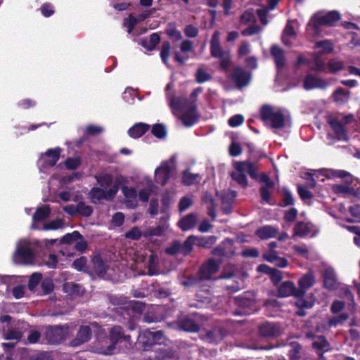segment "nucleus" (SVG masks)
Here are the masks:
<instances>
[{"mask_svg":"<svg viewBox=\"0 0 360 360\" xmlns=\"http://www.w3.org/2000/svg\"><path fill=\"white\" fill-rule=\"evenodd\" d=\"M202 92L201 87L195 89L190 96V103L179 97H174L169 100V105L174 115L178 117L186 127L193 125L197 121L198 116L193 103L196 97Z\"/></svg>","mask_w":360,"mask_h":360,"instance_id":"obj_1","label":"nucleus"},{"mask_svg":"<svg viewBox=\"0 0 360 360\" xmlns=\"http://www.w3.org/2000/svg\"><path fill=\"white\" fill-rule=\"evenodd\" d=\"M127 181L126 177L120 175L115 177L114 185L108 189L102 187H94L89 192V198L91 202L97 203L103 200L107 201L113 200L119 191V185L127 183Z\"/></svg>","mask_w":360,"mask_h":360,"instance_id":"obj_2","label":"nucleus"},{"mask_svg":"<svg viewBox=\"0 0 360 360\" xmlns=\"http://www.w3.org/2000/svg\"><path fill=\"white\" fill-rule=\"evenodd\" d=\"M233 165V170L230 175L233 181L243 188L248 186L247 174L253 179L257 177V169L251 162H234Z\"/></svg>","mask_w":360,"mask_h":360,"instance_id":"obj_3","label":"nucleus"},{"mask_svg":"<svg viewBox=\"0 0 360 360\" xmlns=\"http://www.w3.org/2000/svg\"><path fill=\"white\" fill-rule=\"evenodd\" d=\"M261 116L266 124L275 129L285 127L288 122L280 110L271 106H264L261 110Z\"/></svg>","mask_w":360,"mask_h":360,"instance_id":"obj_4","label":"nucleus"},{"mask_svg":"<svg viewBox=\"0 0 360 360\" xmlns=\"http://www.w3.org/2000/svg\"><path fill=\"white\" fill-rule=\"evenodd\" d=\"M34 258L33 245L32 243L26 239L20 240L16 244V249L13 259L16 264H30L32 263Z\"/></svg>","mask_w":360,"mask_h":360,"instance_id":"obj_5","label":"nucleus"},{"mask_svg":"<svg viewBox=\"0 0 360 360\" xmlns=\"http://www.w3.org/2000/svg\"><path fill=\"white\" fill-rule=\"evenodd\" d=\"M315 277L313 273L309 272L302 276L298 281L297 283L299 288H297V292L300 295V299L297 300L295 304L297 307L303 309H309L314 305V300L309 299L306 300L303 298L306 291L312 287L315 283Z\"/></svg>","mask_w":360,"mask_h":360,"instance_id":"obj_6","label":"nucleus"},{"mask_svg":"<svg viewBox=\"0 0 360 360\" xmlns=\"http://www.w3.org/2000/svg\"><path fill=\"white\" fill-rule=\"evenodd\" d=\"M220 32L215 31L210 41V53L214 58L219 59L220 67L223 70L228 69L231 60L229 51L222 49L219 43Z\"/></svg>","mask_w":360,"mask_h":360,"instance_id":"obj_7","label":"nucleus"},{"mask_svg":"<svg viewBox=\"0 0 360 360\" xmlns=\"http://www.w3.org/2000/svg\"><path fill=\"white\" fill-rule=\"evenodd\" d=\"M127 338L128 337L123 335L121 327L114 326L110 329V344H108V339H103L101 341V346L96 349V352L103 354H111L115 348V345L120 340Z\"/></svg>","mask_w":360,"mask_h":360,"instance_id":"obj_8","label":"nucleus"},{"mask_svg":"<svg viewBox=\"0 0 360 360\" xmlns=\"http://www.w3.org/2000/svg\"><path fill=\"white\" fill-rule=\"evenodd\" d=\"M340 18V14L336 11H330L325 14L314 15L308 23V29L316 30L322 25L332 26Z\"/></svg>","mask_w":360,"mask_h":360,"instance_id":"obj_9","label":"nucleus"},{"mask_svg":"<svg viewBox=\"0 0 360 360\" xmlns=\"http://www.w3.org/2000/svg\"><path fill=\"white\" fill-rule=\"evenodd\" d=\"M176 168L175 158L162 162L155 170V180L157 184L165 186L169 181L172 172Z\"/></svg>","mask_w":360,"mask_h":360,"instance_id":"obj_10","label":"nucleus"},{"mask_svg":"<svg viewBox=\"0 0 360 360\" xmlns=\"http://www.w3.org/2000/svg\"><path fill=\"white\" fill-rule=\"evenodd\" d=\"M138 191L139 200L146 202L149 200L150 196L157 189L151 178L148 176H143L139 181Z\"/></svg>","mask_w":360,"mask_h":360,"instance_id":"obj_11","label":"nucleus"},{"mask_svg":"<svg viewBox=\"0 0 360 360\" xmlns=\"http://www.w3.org/2000/svg\"><path fill=\"white\" fill-rule=\"evenodd\" d=\"M255 22V15L253 10L248 9L240 17V25H249L248 28L242 31L244 36H251L260 32V28L255 25H251Z\"/></svg>","mask_w":360,"mask_h":360,"instance_id":"obj_12","label":"nucleus"},{"mask_svg":"<svg viewBox=\"0 0 360 360\" xmlns=\"http://www.w3.org/2000/svg\"><path fill=\"white\" fill-rule=\"evenodd\" d=\"M60 152V148H56L49 149L44 154L41 155L39 160L40 170L53 167L59 160Z\"/></svg>","mask_w":360,"mask_h":360,"instance_id":"obj_13","label":"nucleus"},{"mask_svg":"<svg viewBox=\"0 0 360 360\" xmlns=\"http://www.w3.org/2000/svg\"><path fill=\"white\" fill-rule=\"evenodd\" d=\"M318 232L316 227L311 223L298 222L293 229L292 237H313Z\"/></svg>","mask_w":360,"mask_h":360,"instance_id":"obj_14","label":"nucleus"},{"mask_svg":"<svg viewBox=\"0 0 360 360\" xmlns=\"http://www.w3.org/2000/svg\"><path fill=\"white\" fill-rule=\"evenodd\" d=\"M123 194V202L127 207L134 209L139 205L138 193L135 188L132 186H123L121 188Z\"/></svg>","mask_w":360,"mask_h":360,"instance_id":"obj_15","label":"nucleus"},{"mask_svg":"<svg viewBox=\"0 0 360 360\" xmlns=\"http://www.w3.org/2000/svg\"><path fill=\"white\" fill-rule=\"evenodd\" d=\"M327 122L333 130L335 136L339 141H347L348 134L343 125L340 122L339 117L329 115L327 117Z\"/></svg>","mask_w":360,"mask_h":360,"instance_id":"obj_16","label":"nucleus"},{"mask_svg":"<svg viewBox=\"0 0 360 360\" xmlns=\"http://www.w3.org/2000/svg\"><path fill=\"white\" fill-rule=\"evenodd\" d=\"M297 288L295 283L292 281H285L282 283L278 288L277 295L281 297L289 296H294L297 299H300V295L297 292Z\"/></svg>","mask_w":360,"mask_h":360,"instance_id":"obj_17","label":"nucleus"},{"mask_svg":"<svg viewBox=\"0 0 360 360\" xmlns=\"http://www.w3.org/2000/svg\"><path fill=\"white\" fill-rule=\"evenodd\" d=\"M50 214V208L49 206L45 205L39 207L34 212L32 217V228L34 229H40L41 227L39 226L38 223L44 221Z\"/></svg>","mask_w":360,"mask_h":360,"instance_id":"obj_18","label":"nucleus"},{"mask_svg":"<svg viewBox=\"0 0 360 360\" xmlns=\"http://www.w3.org/2000/svg\"><path fill=\"white\" fill-rule=\"evenodd\" d=\"M98 328L96 323H93L90 326H82L77 333V339L75 340V345L84 343L88 341L91 337V332L92 329L95 330Z\"/></svg>","mask_w":360,"mask_h":360,"instance_id":"obj_19","label":"nucleus"},{"mask_svg":"<svg viewBox=\"0 0 360 360\" xmlns=\"http://www.w3.org/2000/svg\"><path fill=\"white\" fill-rule=\"evenodd\" d=\"M219 269L218 264L212 260L210 259L205 263L200 269L201 277L203 279H210L212 276L215 274Z\"/></svg>","mask_w":360,"mask_h":360,"instance_id":"obj_20","label":"nucleus"},{"mask_svg":"<svg viewBox=\"0 0 360 360\" xmlns=\"http://www.w3.org/2000/svg\"><path fill=\"white\" fill-rule=\"evenodd\" d=\"M320 174L328 179L336 177L345 179L347 184L353 182L352 176L343 170L325 169L322 170Z\"/></svg>","mask_w":360,"mask_h":360,"instance_id":"obj_21","label":"nucleus"},{"mask_svg":"<svg viewBox=\"0 0 360 360\" xmlns=\"http://www.w3.org/2000/svg\"><path fill=\"white\" fill-rule=\"evenodd\" d=\"M329 82L323 79H320L308 75L304 82V88L306 90H311L315 88L323 89L328 86Z\"/></svg>","mask_w":360,"mask_h":360,"instance_id":"obj_22","label":"nucleus"},{"mask_svg":"<svg viewBox=\"0 0 360 360\" xmlns=\"http://www.w3.org/2000/svg\"><path fill=\"white\" fill-rule=\"evenodd\" d=\"M232 79L235 81L237 86L241 88L248 84L250 79V75L243 69L238 68L234 70L232 75Z\"/></svg>","mask_w":360,"mask_h":360,"instance_id":"obj_23","label":"nucleus"},{"mask_svg":"<svg viewBox=\"0 0 360 360\" xmlns=\"http://www.w3.org/2000/svg\"><path fill=\"white\" fill-rule=\"evenodd\" d=\"M255 234L262 240L275 238L278 234V229L271 226H264L257 229Z\"/></svg>","mask_w":360,"mask_h":360,"instance_id":"obj_24","label":"nucleus"},{"mask_svg":"<svg viewBox=\"0 0 360 360\" xmlns=\"http://www.w3.org/2000/svg\"><path fill=\"white\" fill-rule=\"evenodd\" d=\"M259 333L264 337H273L278 335L281 333V329L275 323H265L259 327Z\"/></svg>","mask_w":360,"mask_h":360,"instance_id":"obj_25","label":"nucleus"},{"mask_svg":"<svg viewBox=\"0 0 360 360\" xmlns=\"http://www.w3.org/2000/svg\"><path fill=\"white\" fill-rule=\"evenodd\" d=\"M198 221L195 214L191 213L179 220L178 222L179 227L184 231H188L193 228Z\"/></svg>","mask_w":360,"mask_h":360,"instance_id":"obj_26","label":"nucleus"},{"mask_svg":"<svg viewBox=\"0 0 360 360\" xmlns=\"http://www.w3.org/2000/svg\"><path fill=\"white\" fill-rule=\"evenodd\" d=\"M323 282L325 287L328 289H333L336 285V275L333 269L330 266H327L324 269Z\"/></svg>","mask_w":360,"mask_h":360,"instance_id":"obj_27","label":"nucleus"},{"mask_svg":"<svg viewBox=\"0 0 360 360\" xmlns=\"http://www.w3.org/2000/svg\"><path fill=\"white\" fill-rule=\"evenodd\" d=\"M145 337L151 338L154 345H161L165 341V338L160 330L153 331L150 330H146L141 333V340L144 341V339L146 338Z\"/></svg>","mask_w":360,"mask_h":360,"instance_id":"obj_28","label":"nucleus"},{"mask_svg":"<svg viewBox=\"0 0 360 360\" xmlns=\"http://www.w3.org/2000/svg\"><path fill=\"white\" fill-rule=\"evenodd\" d=\"M236 197V193L234 191H229L226 193L224 195L221 196V209L225 214H229L231 212V205Z\"/></svg>","mask_w":360,"mask_h":360,"instance_id":"obj_29","label":"nucleus"},{"mask_svg":"<svg viewBox=\"0 0 360 360\" xmlns=\"http://www.w3.org/2000/svg\"><path fill=\"white\" fill-rule=\"evenodd\" d=\"M95 177L98 184L103 188L108 189L114 185L112 184L114 179L110 174L101 172Z\"/></svg>","mask_w":360,"mask_h":360,"instance_id":"obj_30","label":"nucleus"},{"mask_svg":"<svg viewBox=\"0 0 360 360\" xmlns=\"http://www.w3.org/2000/svg\"><path fill=\"white\" fill-rule=\"evenodd\" d=\"M148 129L149 125L144 123H138L129 129L128 134L131 137L137 139L144 134Z\"/></svg>","mask_w":360,"mask_h":360,"instance_id":"obj_31","label":"nucleus"},{"mask_svg":"<svg viewBox=\"0 0 360 360\" xmlns=\"http://www.w3.org/2000/svg\"><path fill=\"white\" fill-rule=\"evenodd\" d=\"M269 6L263 7L257 10V13L260 21L262 24L266 25L268 21L266 18V14L271 10L274 9L279 0H267Z\"/></svg>","mask_w":360,"mask_h":360,"instance_id":"obj_32","label":"nucleus"},{"mask_svg":"<svg viewBox=\"0 0 360 360\" xmlns=\"http://www.w3.org/2000/svg\"><path fill=\"white\" fill-rule=\"evenodd\" d=\"M225 335V332L221 329H215L212 331H207L204 336L205 340L209 342L217 343L222 340Z\"/></svg>","mask_w":360,"mask_h":360,"instance_id":"obj_33","label":"nucleus"},{"mask_svg":"<svg viewBox=\"0 0 360 360\" xmlns=\"http://www.w3.org/2000/svg\"><path fill=\"white\" fill-rule=\"evenodd\" d=\"M92 262L95 272L101 277L104 276L108 269L107 264L98 256L94 257Z\"/></svg>","mask_w":360,"mask_h":360,"instance_id":"obj_34","label":"nucleus"},{"mask_svg":"<svg viewBox=\"0 0 360 360\" xmlns=\"http://www.w3.org/2000/svg\"><path fill=\"white\" fill-rule=\"evenodd\" d=\"M271 54L274 58L278 68H282L285 65V57L283 51L277 46H273L271 49Z\"/></svg>","mask_w":360,"mask_h":360,"instance_id":"obj_35","label":"nucleus"},{"mask_svg":"<svg viewBox=\"0 0 360 360\" xmlns=\"http://www.w3.org/2000/svg\"><path fill=\"white\" fill-rule=\"evenodd\" d=\"M18 283L17 278L11 276H0V285H5V295L9 296V288Z\"/></svg>","mask_w":360,"mask_h":360,"instance_id":"obj_36","label":"nucleus"},{"mask_svg":"<svg viewBox=\"0 0 360 360\" xmlns=\"http://www.w3.org/2000/svg\"><path fill=\"white\" fill-rule=\"evenodd\" d=\"M179 328L187 332H196L199 329V326L193 320L185 319L181 321Z\"/></svg>","mask_w":360,"mask_h":360,"instance_id":"obj_37","label":"nucleus"},{"mask_svg":"<svg viewBox=\"0 0 360 360\" xmlns=\"http://www.w3.org/2000/svg\"><path fill=\"white\" fill-rule=\"evenodd\" d=\"M166 229V226H158L156 227L148 228L143 232V236L146 238H151L153 236H160L164 233Z\"/></svg>","mask_w":360,"mask_h":360,"instance_id":"obj_38","label":"nucleus"},{"mask_svg":"<svg viewBox=\"0 0 360 360\" xmlns=\"http://www.w3.org/2000/svg\"><path fill=\"white\" fill-rule=\"evenodd\" d=\"M160 41V37L158 34L153 33L152 34L149 39H143L141 41V44L148 50L153 49L155 46Z\"/></svg>","mask_w":360,"mask_h":360,"instance_id":"obj_39","label":"nucleus"},{"mask_svg":"<svg viewBox=\"0 0 360 360\" xmlns=\"http://www.w3.org/2000/svg\"><path fill=\"white\" fill-rule=\"evenodd\" d=\"M63 289L65 292L71 295H79L83 292L82 287L73 283H66L63 285Z\"/></svg>","mask_w":360,"mask_h":360,"instance_id":"obj_40","label":"nucleus"},{"mask_svg":"<svg viewBox=\"0 0 360 360\" xmlns=\"http://www.w3.org/2000/svg\"><path fill=\"white\" fill-rule=\"evenodd\" d=\"M356 184H355L354 188H349L347 186H345L342 184H336L333 187V191L337 193H349L355 189H358L360 187V181L358 179L355 180Z\"/></svg>","mask_w":360,"mask_h":360,"instance_id":"obj_41","label":"nucleus"},{"mask_svg":"<svg viewBox=\"0 0 360 360\" xmlns=\"http://www.w3.org/2000/svg\"><path fill=\"white\" fill-rule=\"evenodd\" d=\"M200 178L198 174H191L188 171H185L183 173L182 183L184 185L190 186L200 181Z\"/></svg>","mask_w":360,"mask_h":360,"instance_id":"obj_42","label":"nucleus"},{"mask_svg":"<svg viewBox=\"0 0 360 360\" xmlns=\"http://www.w3.org/2000/svg\"><path fill=\"white\" fill-rule=\"evenodd\" d=\"M333 98L334 101L337 103L342 104L348 101L349 93L344 91L342 89H339L333 93Z\"/></svg>","mask_w":360,"mask_h":360,"instance_id":"obj_43","label":"nucleus"},{"mask_svg":"<svg viewBox=\"0 0 360 360\" xmlns=\"http://www.w3.org/2000/svg\"><path fill=\"white\" fill-rule=\"evenodd\" d=\"M295 35V32L293 27L290 25V23H288L286 25L283 34V41L288 46H290L291 44L290 39L293 38Z\"/></svg>","mask_w":360,"mask_h":360,"instance_id":"obj_44","label":"nucleus"},{"mask_svg":"<svg viewBox=\"0 0 360 360\" xmlns=\"http://www.w3.org/2000/svg\"><path fill=\"white\" fill-rule=\"evenodd\" d=\"M53 335H56L57 337L53 340L54 342H59L65 338V336L68 333V328L65 326H57L51 328V331Z\"/></svg>","mask_w":360,"mask_h":360,"instance_id":"obj_45","label":"nucleus"},{"mask_svg":"<svg viewBox=\"0 0 360 360\" xmlns=\"http://www.w3.org/2000/svg\"><path fill=\"white\" fill-rule=\"evenodd\" d=\"M315 47L321 53H328L333 51V44L328 40L318 41Z\"/></svg>","mask_w":360,"mask_h":360,"instance_id":"obj_46","label":"nucleus"},{"mask_svg":"<svg viewBox=\"0 0 360 360\" xmlns=\"http://www.w3.org/2000/svg\"><path fill=\"white\" fill-rule=\"evenodd\" d=\"M196 240H198V237H195V236H189L186 240L184 242V243L183 244V245H181V252L184 254V255H187L188 254L189 252H191L192 249H193V245L194 244L196 245Z\"/></svg>","mask_w":360,"mask_h":360,"instance_id":"obj_47","label":"nucleus"},{"mask_svg":"<svg viewBox=\"0 0 360 360\" xmlns=\"http://www.w3.org/2000/svg\"><path fill=\"white\" fill-rule=\"evenodd\" d=\"M313 347L317 350L326 352L328 350L329 345L324 338L319 336L314 341Z\"/></svg>","mask_w":360,"mask_h":360,"instance_id":"obj_48","label":"nucleus"},{"mask_svg":"<svg viewBox=\"0 0 360 360\" xmlns=\"http://www.w3.org/2000/svg\"><path fill=\"white\" fill-rule=\"evenodd\" d=\"M158 257L154 255H150L148 260V274L153 276L158 274Z\"/></svg>","mask_w":360,"mask_h":360,"instance_id":"obj_49","label":"nucleus"},{"mask_svg":"<svg viewBox=\"0 0 360 360\" xmlns=\"http://www.w3.org/2000/svg\"><path fill=\"white\" fill-rule=\"evenodd\" d=\"M349 212L352 217L348 219L347 221L350 222L360 223V206L357 205L351 206L349 207Z\"/></svg>","mask_w":360,"mask_h":360,"instance_id":"obj_50","label":"nucleus"},{"mask_svg":"<svg viewBox=\"0 0 360 360\" xmlns=\"http://www.w3.org/2000/svg\"><path fill=\"white\" fill-rule=\"evenodd\" d=\"M63 226V221L61 219H56L49 223L43 224L41 230H56Z\"/></svg>","mask_w":360,"mask_h":360,"instance_id":"obj_51","label":"nucleus"},{"mask_svg":"<svg viewBox=\"0 0 360 360\" xmlns=\"http://www.w3.org/2000/svg\"><path fill=\"white\" fill-rule=\"evenodd\" d=\"M204 202L207 205L208 214L214 220L216 219V206L212 198L210 197H205Z\"/></svg>","mask_w":360,"mask_h":360,"instance_id":"obj_52","label":"nucleus"},{"mask_svg":"<svg viewBox=\"0 0 360 360\" xmlns=\"http://www.w3.org/2000/svg\"><path fill=\"white\" fill-rule=\"evenodd\" d=\"M80 237V233L75 231L72 233H67L61 238L62 243L72 244L75 243L76 240H78Z\"/></svg>","mask_w":360,"mask_h":360,"instance_id":"obj_53","label":"nucleus"},{"mask_svg":"<svg viewBox=\"0 0 360 360\" xmlns=\"http://www.w3.org/2000/svg\"><path fill=\"white\" fill-rule=\"evenodd\" d=\"M171 46L168 41H165L162 44V50L160 52V57L165 64L167 63L169 57L170 56Z\"/></svg>","mask_w":360,"mask_h":360,"instance_id":"obj_54","label":"nucleus"},{"mask_svg":"<svg viewBox=\"0 0 360 360\" xmlns=\"http://www.w3.org/2000/svg\"><path fill=\"white\" fill-rule=\"evenodd\" d=\"M143 235L137 226H134L131 230L125 233V237L131 240H138Z\"/></svg>","mask_w":360,"mask_h":360,"instance_id":"obj_55","label":"nucleus"},{"mask_svg":"<svg viewBox=\"0 0 360 360\" xmlns=\"http://www.w3.org/2000/svg\"><path fill=\"white\" fill-rule=\"evenodd\" d=\"M348 319V315L342 313L340 316H335L330 319L328 324L330 326H337L343 323Z\"/></svg>","mask_w":360,"mask_h":360,"instance_id":"obj_56","label":"nucleus"},{"mask_svg":"<svg viewBox=\"0 0 360 360\" xmlns=\"http://www.w3.org/2000/svg\"><path fill=\"white\" fill-rule=\"evenodd\" d=\"M26 288L25 285H18L12 289L13 297L15 299H20L25 295Z\"/></svg>","mask_w":360,"mask_h":360,"instance_id":"obj_57","label":"nucleus"},{"mask_svg":"<svg viewBox=\"0 0 360 360\" xmlns=\"http://www.w3.org/2000/svg\"><path fill=\"white\" fill-rule=\"evenodd\" d=\"M196 240V245L202 247H209L210 245L214 243L216 239L214 236H209L207 238L201 237L198 238Z\"/></svg>","mask_w":360,"mask_h":360,"instance_id":"obj_58","label":"nucleus"},{"mask_svg":"<svg viewBox=\"0 0 360 360\" xmlns=\"http://www.w3.org/2000/svg\"><path fill=\"white\" fill-rule=\"evenodd\" d=\"M211 75L205 70L199 68L196 73V79L198 82L202 83L210 80Z\"/></svg>","mask_w":360,"mask_h":360,"instance_id":"obj_59","label":"nucleus"},{"mask_svg":"<svg viewBox=\"0 0 360 360\" xmlns=\"http://www.w3.org/2000/svg\"><path fill=\"white\" fill-rule=\"evenodd\" d=\"M343 68V63L340 60H338L335 59L331 60L328 63V69L330 72H336Z\"/></svg>","mask_w":360,"mask_h":360,"instance_id":"obj_60","label":"nucleus"},{"mask_svg":"<svg viewBox=\"0 0 360 360\" xmlns=\"http://www.w3.org/2000/svg\"><path fill=\"white\" fill-rule=\"evenodd\" d=\"M153 134L158 138H162L166 135V130L163 125L155 124L152 129Z\"/></svg>","mask_w":360,"mask_h":360,"instance_id":"obj_61","label":"nucleus"},{"mask_svg":"<svg viewBox=\"0 0 360 360\" xmlns=\"http://www.w3.org/2000/svg\"><path fill=\"white\" fill-rule=\"evenodd\" d=\"M41 279V275L39 273L32 274L29 281V288L33 290Z\"/></svg>","mask_w":360,"mask_h":360,"instance_id":"obj_62","label":"nucleus"},{"mask_svg":"<svg viewBox=\"0 0 360 360\" xmlns=\"http://www.w3.org/2000/svg\"><path fill=\"white\" fill-rule=\"evenodd\" d=\"M244 117L241 115H236L229 120V124L232 127H236L243 124Z\"/></svg>","mask_w":360,"mask_h":360,"instance_id":"obj_63","label":"nucleus"},{"mask_svg":"<svg viewBox=\"0 0 360 360\" xmlns=\"http://www.w3.org/2000/svg\"><path fill=\"white\" fill-rule=\"evenodd\" d=\"M193 204V200L189 197H184L179 202V207L181 212L185 211Z\"/></svg>","mask_w":360,"mask_h":360,"instance_id":"obj_64","label":"nucleus"}]
</instances>
